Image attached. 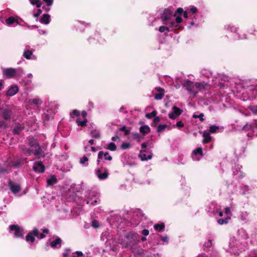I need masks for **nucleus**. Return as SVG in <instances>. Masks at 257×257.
Returning a JSON list of instances; mask_svg holds the SVG:
<instances>
[{
    "label": "nucleus",
    "instance_id": "nucleus-1",
    "mask_svg": "<svg viewBox=\"0 0 257 257\" xmlns=\"http://www.w3.org/2000/svg\"><path fill=\"white\" fill-rule=\"evenodd\" d=\"M182 13L183 9L182 8L177 10L174 15L175 18V22H174L172 20V12L168 9L165 10L161 17L163 24L169 26L175 30L180 29V27L179 26V24L182 22Z\"/></svg>",
    "mask_w": 257,
    "mask_h": 257
},
{
    "label": "nucleus",
    "instance_id": "nucleus-2",
    "mask_svg": "<svg viewBox=\"0 0 257 257\" xmlns=\"http://www.w3.org/2000/svg\"><path fill=\"white\" fill-rule=\"evenodd\" d=\"M23 73V71L21 68H8L3 70V74L8 78H13L16 75L20 76Z\"/></svg>",
    "mask_w": 257,
    "mask_h": 257
},
{
    "label": "nucleus",
    "instance_id": "nucleus-3",
    "mask_svg": "<svg viewBox=\"0 0 257 257\" xmlns=\"http://www.w3.org/2000/svg\"><path fill=\"white\" fill-rule=\"evenodd\" d=\"M0 112L2 117L5 120H9L11 119L13 115L11 106L7 105L5 107L0 108Z\"/></svg>",
    "mask_w": 257,
    "mask_h": 257
},
{
    "label": "nucleus",
    "instance_id": "nucleus-4",
    "mask_svg": "<svg viewBox=\"0 0 257 257\" xmlns=\"http://www.w3.org/2000/svg\"><path fill=\"white\" fill-rule=\"evenodd\" d=\"M97 177L99 180H105L108 178V171L106 167H101L96 170Z\"/></svg>",
    "mask_w": 257,
    "mask_h": 257
},
{
    "label": "nucleus",
    "instance_id": "nucleus-5",
    "mask_svg": "<svg viewBox=\"0 0 257 257\" xmlns=\"http://www.w3.org/2000/svg\"><path fill=\"white\" fill-rule=\"evenodd\" d=\"M10 229L11 231H14V235L16 237H23L24 234V229L21 228L18 225H11L10 226Z\"/></svg>",
    "mask_w": 257,
    "mask_h": 257
},
{
    "label": "nucleus",
    "instance_id": "nucleus-6",
    "mask_svg": "<svg viewBox=\"0 0 257 257\" xmlns=\"http://www.w3.org/2000/svg\"><path fill=\"white\" fill-rule=\"evenodd\" d=\"M172 110L173 111L168 114L169 117L171 119H176L183 112V110L177 107L176 106H173L172 107Z\"/></svg>",
    "mask_w": 257,
    "mask_h": 257
},
{
    "label": "nucleus",
    "instance_id": "nucleus-7",
    "mask_svg": "<svg viewBox=\"0 0 257 257\" xmlns=\"http://www.w3.org/2000/svg\"><path fill=\"white\" fill-rule=\"evenodd\" d=\"M182 85L183 87L186 88V90L190 93H193L194 95H196L198 93V92L197 91H193V89L195 87V84L190 80H185V81L182 84Z\"/></svg>",
    "mask_w": 257,
    "mask_h": 257
},
{
    "label": "nucleus",
    "instance_id": "nucleus-8",
    "mask_svg": "<svg viewBox=\"0 0 257 257\" xmlns=\"http://www.w3.org/2000/svg\"><path fill=\"white\" fill-rule=\"evenodd\" d=\"M33 170L36 172L44 173L45 172V167L41 161L35 162L33 166Z\"/></svg>",
    "mask_w": 257,
    "mask_h": 257
},
{
    "label": "nucleus",
    "instance_id": "nucleus-9",
    "mask_svg": "<svg viewBox=\"0 0 257 257\" xmlns=\"http://www.w3.org/2000/svg\"><path fill=\"white\" fill-rule=\"evenodd\" d=\"M9 186L10 187V190L14 194H17L21 190V188L20 185L16 184L11 181L9 182Z\"/></svg>",
    "mask_w": 257,
    "mask_h": 257
},
{
    "label": "nucleus",
    "instance_id": "nucleus-10",
    "mask_svg": "<svg viewBox=\"0 0 257 257\" xmlns=\"http://www.w3.org/2000/svg\"><path fill=\"white\" fill-rule=\"evenodd\" d=\"M19 91V87L17 85H12L10 88L6 92V95L8 96H13L15 95Z\"/></svg>",
    "mask_w": 257,
    "mask_h": 257
},
{
    "label": "nucleus",
    "instance_id": "nucleus-11",
    "mask_svg": "<svg viewBox=\"0 0 257 257\" xmlns=\"http://www.w3.org/2000/svg\"><path fill=\"white\" fill-rule=\"evenodd\" d=\"M155 90L158 93L155 94V99L156 100H161L164 96L165 90L160 87H156Z\"/></svg>",
    "mask_w": 257,
    "mask_h": 257
},
{
    "label": "nucleus",
    "instance_id": "nucleus-12",
    "mask_svg": "<svg viewBox=\"0 0 257 257\" xmlns=\"http://www.w3.org/2000/svg\"><path fill=\"white\" fill-rule=\"evenodd\" d=\"M24 126L23 124L17 123L13 130L14 135H19L24 130Z\"/></svg>",
    "mask_w": 257,
    "mask_h": 257
},
{
    "label": "nucleus",
    "instance_id": "nucleus-13",
    "mask_svg": "<svg viewBox=\"0 0 257 257\" xmlns=\"http://www.w3.org/2000/svg\"><path fill=\"white\" fill-rule=\"evenodd\" d=\"M25 162H26V161L20 159L12 162L11 166L15 168H19L24 165Z\"/></svg>",
    "mask_w": 257,
    "mask_h": 257
},
{
    "label": "nucleus",
    "instance_id": "nucleus-14",
    "mask_svg": "<svg viewBox=\"0 0 257 257\" xmlns=\"http://www.w3.org/2000/svg\"><path fill=\"white\" fill-rule=\"evenodd\" d=\"M139 131H140V132L143 135L145 136L146 135L148 134L150 132L151 129L148 125H144L140 127Z\"/></svg>",
    "mask_w": 257,
    "mask_h": 257
},
{
    "label": "nucleus",
    "instance_id": "nucleus-15",
    "mask_svg": "<svg viewBox=\"0 0 257 257\" xmlns=\"http://www.w3.org/2000/svg\"><path fill=\"white\" fill-rule=\"evenodd\" d=\"M204 139L202 141L203 144H207L211 141V138L210 134L208 133H204L203 134Z\"/></svg>",
    "mask_w": 257,
    "mask_h": 257
},
{
    "label": "nucleus",
    "instance_id": "nucleus-16",
    "mask_svg": "<svg viewBox=\"0 0 257 257\" xmlns=\"http://www.w3.org/2000/svg\"><path fill=\"white\" fill-rule=\"evenodd\" d=\"M62 242V240L60 238L58 237L56 238L55 240H53L51 242V246L53 248H56L57 245H59V247L61 246V243Z\"/></svg>",
    "mask_w": 257,
    "mask_h": 257
},
{
    "label": "nucleus",
    "instance_id": "nucleus-17",
    "mask_svg": "<svg viewBox=\"0 0 257 257\" xmlns=\"http://www.w3.org/2000/svg\"><path fill=\"white\" fill-rule=\"evenodd\" d=\"M57 182V179L55 176H52L47 180V185L52 186L55 184Z\"/></svg>",
    "mask_w": 257,
    "mask_h": 257
},
{
    "label": "nucleus",
    "instance_id": "nucleus-18",
    "mask_svg": "<svg viewBox=\"0 0 257 257\" xmlns=\"http://www.w3.org/2000/svg\"><path fill=\"white\" fill-rule=\"evenodd\" d=\"M207 84L205 83L196 82L195 83V87L197 88L199 91H202L206 88Z\"/></svg>",
    "mask_w": 257,
    "mask_h": 257
},
{
    "label": "nucleus",
    "instance_id": "nucleus-19",
    "mask_svg": "<svg viewBox=\"0 0 257 257\" xmlns=\"http://www.w3.org/2000/svg\"><path fill=\"white\" fill-rule=\"evenodd\" d=\"M50 17V16L48 14L44 15L40 20L41 23L46 25L48 24L49 23Z\"/></svg>",
    "mask_w": 257,
    "mask_h": 257
},
{
    "label": "nucleus",
    "instance_id": "nucleus-20",
    "mask_svg": "<svg viewBox=\"0 0 257 257\" xmlns=\"http://www.w3.org/2000/svg\"><path fill=\"white\" fill-rule=\"evenodd\" d=\"M26 240L27 241H30L33 243L35 240V238L33 236L32 232H29L28 234L26 236Z\"/></svg>",
    "mask_w": 257,
    "mask_h": 257
},
{
    "label": "nucleus",
    "instance_id": "nucleus-21",
    "mask_svg": "<svg viewBox=\"0 0 257 257\" xmlns=\"http://www.w3.org/2000/svg\"><path fill=\"white\" fill-rule=\"evenodd\" d=\"M164 223H161V224H156L154 225V228L155 230H158L159 231H162L165 228Z\"/></svg>",
    "mask_w": 257,
    "mask_h": 257
},
{
    "label": "nucleus",
    "instance_id": "nucleus-22",
    "mask_svg": "<svg viewBox=\"0 0 257 257\" xmlns=\"http://www.w3.org/2000/svg\"><path fill=\"white\" fill-rule=\"evenodd\" d=\"M76 123L78 126H80L82 127L85 126L86 125V123L87 122V120L86 118H85L83 120H80L79 118H77L76 120Z\"/></svg>",
    "mask_w": 257,
    "mask_h": 257
},
{
    "label": "nucleus",
    "instance_id": "nucleus-23",
    "mask_svg": "<svg viewBox=\"0 0 257 257\" xmlns=\"http://www.w3.org/2000/svg\"><path fill=\"white\" fill-rule=\"evenodd\" d=\"M229 219H230V217H227L224 219L220 218L217 220V222L220 225H223L224 224H227Z\"/></svg>",
    "mask_w": 257,
    "mask_h": 257
},
{
    "label": "nucleus",
    "instance_id": "nucleus-24",
    "mask_svg": "<svg viewBox=\"0 0 257 257\" xmlns=\"http://www.w3.org/2000/svg\"><path fill=\"white\" fill-rule=\"evenodd\" d=\"M33 52L32 51H30L29 49H27L26 51H25L23 53V56L25 58L27 59H30L31 56L32 55Z\"/></svg>",
    "mask_w": 257,
    "mask_h": 257
},
{
    "label": "nucleus",
    "instance_id": "nucleus-25",
    "mask_svg": "<svg viewBox=\"0 0 257 257\" xmlns=\"http://www.w3.org/2000/svg\"><path fill=\"white\" fill-rule=\"evenodd\" d=\"M119 131L123 132L125 136L128 135L131 133L130 130L127 129L125 125H123L122 126L120 127Z\"/></svg>",
    "mask_w": 257,
    "mask_h": 257
},
{
    "label": "nucleus",
    "instance_id": "nucleus-26",
    "mask_svg": "<svg viewBox=\"0 0 257 257\" xmlns=\"http://www.w3.org/2000/svg\"><path fill=\"white\" fill-rule=\"evenodd\" d=\"M106 149L111 151H115L116 150L117 147L114 143H110L108 145Z\"/></svg>",
    "mask_w": 257,
    "mask_h": 257
},
{
    "label": "nucleus",
    "instance_id": "nucleus-27",
    "mask_svg": "<svg viewBox=\"0 0 257 257\" xmlns=\"http://www.w3.org/2000/svg\"><path fill=\"white\" fill-rule=\"evenodd\" d=\"M36 148V149L34 151L33 153L35 156H37L38 158H40V155L42 153V149H41L40 146H39Z\"/></svg>",
    "mask_w": 257,
    "mask_h": 257
},
{
    "label": "nucleus",
    "instance_id": "nucleus-28",
    "mask_svg": "<svg viewBox=\"0 0 257 257\" xmlns=\"http://www.w3.org/2000/svg\"><path fill=\"white\" fill-rule=\"evenodd\" d=\"M146 152L145 150H141L139 154V157L142 161L147 160V156L144 153Z\"/></svg>",
    "mask_w": 257,
    "mask_h": 257
},
{
    "label": "nucleus",
    "instance_id": "nucleus-29",
    "mask_svg": "<svg viewBox=\"0 0 257 257\" xmlns=\"http://www.w3.org/2000/svg\"><path fill=\"white\" fill-rule=\"evenodd\" d=\"M254 127V123L253 124H248V123H246L243 126L242 130L243 131H248L249 130H252Z\"/></svg>",
    "mask_w": 257,
    "mask_h": 257
},
{
    "label": "nucleus",
    "instance_id": "nucleus-30",
    "mask_svg": "<svg viewBox=\"0 0 257 257\" xmlns=\"http://www.w3.org/2000/svg\"><path fill=\"white\" fill-rule=\"evenodd\" d=\"M32 5H36L37 8H40L42 6V2L40 0H30Z\"/></svg>",
    "mask_w": 257,
    "mask_h": 257
},
{
    "label": "nucleus",
    "instance_id": "nucleus-31",
    "mask_svg": "<svg viewBox=\"0 0 257 257\" xmlns=\"http://www.w3.org/2000/svg\"><path fill=\"white\" fill-rule=\"evenodd\" d=\"M29 146L31 147H32V148H37L39 146V145L38 144L37 141L36 140H32L31 141H30L29 142Z\"/></svg>",
    "mask_w": 257,
    "mask_h": 257
},
{
    "label": "nucleus",
    "instance_id": "nucleus-32",
    "mask_svg": "<svg viewBox=\"0 0 257 257\" xmlns=\"http://www.w3.org/2000/svg\"><path fill=\"white\" fill-rule=\"evenodd\" d=\"M157 113V111L156 110H153L151 113H148L146 114V117L147 118L150 119L152 118L153 117H155L156 114Z\"/></svg>",
    "mask_w": 257,
    "mask_h": 257
},
{
    "label": "nucleus",
    "instance_id": "nucleus-33",
    "mask_svg": "<svg viewBox=\"0 0 257 257\" xmlns=\"http://www.w3.org/2000/svg\"><path fill=\"white\" fill-rule=\"evenodd\" d=\"M91 136L92 138L94 139H99L100 138V134L95 131H92L91 132Z\"/></svg>",
    "mask_w": 257,
    "mask_h": 257
},
{
    "label": "nucleus",
    "instance_id": "nucleus-34",
    "mask_svg": "<svg viewBox=\"0 0 257 257\" xmlns=\"http://www.w3.org/2000/svg\"><path fill=\"white\" fill-rule=\"evenodd\" d=\"M22 152L25 154L30 156L33 153V150L27 148H24L22 149Z\"/></svg>",
    "mask_w": 257,
    "mask_h": 257
},
{
    "label": "nucleus",
    "instance_id": "nucleus-35",
    "mask_svg": "<svg viewBox=\"0 0 257 257\" xmlns=\"http://www.w3.org/2000/svg\"><path fill=\"white\" fill-rule=\"evenodd\" d=\"M167 125L166 124H160L158 125L157 127V132L161 133L163 132L165 128L167 127Z\"/></svg>",
    "mask_w": 257,
    "mask_h": 257
},
{
    "label": "nucleus",
    "instance_id": "nucleus-36",
    "mask_svg": "<svg viewBox=\"0 0 257 257\" xmlns=\"http://www.w3.org/2000/svg\"><path fill=\"white\" fill-rule=\"evenodd\" d=\"M193 153L195 155L199 154L201 156H202L203 155L202 149L200 147L198 148L197 149H196L193 151Z\"/></svg>",
    "mask_w": 257,
    "mask_h": 257
},
{
    "label": "nucleus",
    "instance_id": "nucleus-37",
    "mask_svg": "<svg viewBox=\"0 0 257 257\" xmlns=\"http://www.w3.org/2000/svg\"><path fill=\"white\" fill-rule=\"evenodd\" d=\"M6 22L8 25H11L16 22V19L12 17H9L6 20Z\"/></svg>",
    "mask_w": 257,
    "mask_h": 257
},
{
    "label": "nucleus",
    "instance_id": "nucleus-38",
    "mask_svg": "<svg viewBox=\"0 0 257 257\" xmlns=\"http://www.w3.org/2000/svg\"><path fill=\"white\" fill-rule=\"evenodd\" d=\"M204 116V114L203 113H201L199 115L193 114V117L194 118H199L200 121H203L204 120L203 118Z\"/></svg>",
    "mask_w": 257,
    "mask_h": 257
},
{
    "label": "nucleus",
    "instance_id": "nucleus-39",
    "mask_svg": "<svg viewBox=\"0 0 257 257\" xmlns=\"http://www.w3.org/2000/svg\"><path fill=\"white\" fill-rule=\"evenodd\" d=\"M91 226L94 228H97L100 226V225L97 220H93L91 222Z\"/></svg>",
    "mask_w": 257,
    "mask_h": 257
},
{
    "label": "nucleus",
    "instance_id": "nucleus-40",
    "mask_svg": "<svg viewBox=\"0 0 257 257\" xmlns=\"http://www.w3.org/2000/svg\"><path fill=\"white\" fill-rule=\"evenodd\" d=\"M219 129V127L218 126H217L215 125H211L210 127H209V132L211 133H214L216 132V131L217 130Z\"/></svg>",
    "mask_w": 257,
    "mask_h": 257
},
{
    "label": "nucleus",
    "instance_id": "nucleus-41",
    "mask_svg": "<svg viewBox=\"0 0 257 257\" xmlns=\"http://www.w3.org/2000/svg\"><path fill=\"white\" fill-rule=\"evenodd\" d=\"M79 115V111L76 109L73 110L71 113L70 114V116L72 118H73L75 116H78Z\"/></svg>",
    "mask_w": 257,
    "mask_h": 257
},
{
    "label": "nucleus",
    "instance_id": "nucleus-42",
    "mask_svg": "<svg viewBox=\"0 0 257 257\" xmlns=\"http://www.w3.org/2000/svg\"><path fill=\"white\" fill-rule=\"evenodd\" d=\"M249 108L254 114H257V105L250 106Z\"/></svg>",
    "mask_w": 257,
    "mask_h": 257
},
{
    "label": "nucleus",
    "instance_id": "nucleus-43",
    "mask_svg": "<svg viewBox=\"0 0 257 257\" xmlns=\"http://www.w3.org/2000/svg\"><path fill=\"white\" fill-rule=\"evenodd\" d=\"M159 31L161 32V33H163V32H164L165 31H167V32H169L170 31V29L168 27H166V26H161L159 27Z\"/></svg>",
    "mask_w": 257,
    "mask_h": 257
},
{
    "label": "nucleus",
    "instance_id": "nucleus-44",
    "mask_svg": "<svg viewBox=\"0 0 257 257\" xmlns=\"http://www.w3.org/2000/svg\"><path fill=\"white\" fill-rule=\"evenodd\" d=\"M160 121V118L159 116L155 117L151 124L152 126H155L156 124Z\"/></svg>",
    "mask_w": 257,
    "mask_h": 257
},
{
    "label": "nucleus",
    "instance_id": "nucleus-45",
    "mask_svg": "<svg viewBox=\"0 0 257 257\" xmlns=\"http://www.w3.org/2000/svg\"><path fill=\"white\" fill-rule=\"evenodd\" d=\"M104 157L105 160L111 161L112 160V157L111 156L109 155L108 152L104 153Z\"/></svg>",
    "mask_w": 257,
    "mask_h": 257
},
{
    "label": "nucleus",
    "instance_id": "nucleus-46",
    "mask_svg": "<svg viewBox=\"0 0 257 257\" xmlns=\"http://www.w3.org/2000/svg\"><path fill=\"white\" fill-rule=\"evenodd\" d=\"M130 148V145L129 143H123L121 145V148L123 150L129 149Z\"/></svg>",
    "mask_w": 257,
    "mask_h": 257
},
{
    "label": "nucleus",
    "instance_id": "nucleus-47",
    "mask_svg": "<svg viewBox=\"0 0 257 257\" xmlns=\"http://www.w3.org/2000/svg\"><path fill=\"white\" fill-rule=\"evenodd\" d=\"M104 153L103 151H100L98 154V160L97 161V164H99L100 162L99 159L102 158V156H104Z\"/></svg>",
    "mask_w": 257,
    "mask_h": 257
},
{
    "label": "nucleus",
    "instance_id": "nucleus-48",
    "mask_svg": "<svg viewBox=\"0 0 257 257\" xmlns=\"http://www.w3.org/2000/svg\"><path fill=\"white\" fill-rule=\"evenodd\" d=\"M39 230L37 228L35 227L33 230V235H34L35 236L38 237L39 235Z\"/></svg>",
    "mask_w": 257,
    "mask_h": 257
},
{
    "label": "nucleus",
    "instance_id": "nucleus-49",
    "mask_svg": "<svg viewBox=\"0 0 257 257\" xmlns=\"http://www.w3.org/2000/svg\"><path fill=\"white\" fill-rule=\"evenodd\" d=\"M88 160V158L86 156H84L82 158V159H81V160L80 161V163L84 164V163H85V162H87Z\"/></svg>",
    "mask_w": 257,
    "mask_h": 257
},
{
    "label": "nucleus",
    "instance_id": "nucleus-50",
    "mask_svg": "<svg viewBox=\"0 0 257 257\" xmlns=\"http://www.w3.org/2000/svg\"><path fill=\"white\" fill-rule=\"evenodd\" d=\"M7 125V123L4 120H0V127L6 128Z\"/></svg>",
    "mask_w": 257,
    "mask_h": 257
},
{
    "label": "nucleus",
    "instance_id": "nucleus-51",
    "mask_svg": "<svg viewBox=\"0 0 257 257\" xmlns=\"http://www.w3.org/2000/svg\"><path fill=\"white\" fill-rule=\"evenodd\" d=\"M184 125V123L182 121H179L176 124V126L177 127H183Z\"/></svg>",
    "mask_w": 257,
    "mask_h": 257
},
{
    "label": "nucleus",
    "instance_id": "nucleus-52",
    "mask_svg": "<svg viewBox=\"0 0 257 257\" xmlns=\"http://www.w3.org/2000/svg\"><path fill=\"white\" fill-rule=\"evenodd\" d=\"M48 6H51L53 5V0H43Z\"/></svg>",
    "mask_w": 257,
    "mask_h": 257
},
{
    "label": "nucleus",
    "instance_id": "nucleus-53",
    "mask_svg": "<svg viewBox=\"0 0 257 257\" xmlns=\"http://www.w3.org/2000/svg\"><path fill=\"white\" fill-rule=\"evenodd\" d=\"M142 234L144 236H147L149 234V231L148 229H144L142 231Z\"/></svg>",
    "mask_w": 257,
    "mask_h": 257
},
{
    "label": "nucleus",
    "instance_id": "nucleus-54",
    "mask_svg": "<svg viewBox=\"0 0 257 257\" xmlns=\"http://www.w3.org/2000/svg\"><path fill=\"white\" fill-rule=\"evenodd\" d=\"M41 102V100L39 98H35L32 100V103L35 105L38 104Z\"/></svg>",
    "mask_w": 257,
    "mask_h": 257
},
{
    "label": "nucleus",
    "instance_id": "nucleus-55",
    "mask_svg": "<svg viewBox=\"0 0 257 257\" xmlns=\"http://www.w3.org/2000/svg\"><path fill=\"white\" fill-rule=\"evenodd\" d=\"M7 172V170L6 169L0 166V175L5 174Z\"/></svg>",
    "mask_w": 257,
    "mask_h": 257
},
{
    "label": "nucleus",
    "instance_id": "nucleus-56",
    "mask_svg": "<svg viewBox=\"0 0 257 257\" xmlns=\"http://www.w3.org/2000/svg\"><path fill=\"white\" fill-rule=\"evenodd\" d=\"M42 13V11L41 10L39 9L38 10V12L37 13H35L34 14V17L37 18L39 16V15Z\"/></svg>",
    "mask_w": 257,
    "mask_h": 257
},
{
    "label": "nucleus",
    "instance_id": "nucleus-57",
    "mask_svg": "<svg viewBox=\"0 0 257 257\" xmlns=\"http://www.w3.org/2000/svg\"><path fill=\"white\" fill-rule=\"evenodd\" d=\"M190 11L193 13V14H195L197 12V9L196 7H192L191 8H190Z\"/></svg>",
    "mask_w": 257,
    "mask_h": 257
},
{
    "label": "nucleus",
    "instance_id": "nucleus-58",
    "mask_svg": "<svg viewBox=\"0 0 257 257\" xmlns=\"http://www.w3.org/2000/svg\"><path fill=\"white\" fill-rule=\"evenodd\" d=\"M87 115V113L86 111L83 110L82 111L81 115L83 117V118H84V119L86 118L85 117H86Z\"/></svg>",
    "mask_w": 257,
    "mask_h": 257
},
{
    "label": "nucleus",
    "instance_id": "nucleus-59",
    "mask_svg": "<svg viewBox=\"0 0 257 257\" xmlns=\"http://www.w3.org/2000/svg\"><path fill=\"white\" fill-rule=\"evenodd\" d=\"M147 145H148V143L146 142H145V143H143V144H142L141 147L142 149H145L147 148Z\"/></svg>",
    "mask_w": 257,
    "mask_h": 257
},
{
    "label": "nucleus",
    "instance_id": "nucleus-60",
    "mask_svg": "<svg viewBox=\"0 0 257 257\" xmlns=\"http://www.w3.org/2000/svg\"><path fill=\"white\" fill-rule=\"evenodd\" d=\"M140 136L138 133L133 134L134 139H139V138H140Z\"/></svg>",
    "mask_w": 257,
    "mask_h": 257
},
{
    "label": "nucleus",
    "instance_id": "nucleus-61",
    "mask_svg": "<svg viewBox=\"0 0 257 257\" xmlns=\"http://www.w3.org/2000/svg\"><path fill=\"white\" fill-rule=\"evenodd\" d=\"M97 202H98V199H96L95 200L92 201L90 203V204L92 205H96Z\"/></svg>",
    "mask_w": 257,
    "mask_h": 257
},
{
    "label": "nucleus",
    "instance_id": "nucleus-62",
    "mask_svg": "<svg viewBox=\"0 0 257 257\" xmlns=\"http://www.w3.org/2000/svg\"><path fill=\"white\" fill-rule=\"evenodd\" d=\"M230 212V208L228 207H226L225 208V213L226 214H228Z\"/></svg>",
    "mask_w": 257,
    "mask_h": 257
},
{
    "label": "nucleus",
    "instance_id": "nucleus-63",
    "mask_svg": "<svg viewBox=\"0 0 257 257\" xmlns=\"http://www.w3.org/2000/svg\"><path fill=\"white\" fill-rule=\"evenodd\" d=\"M76 254L78 256H81L83 255V253L81 251H77L76 252Z\"/></svg>",
    "mask_w": 257,
    "mask_h": 257
},
{
    "label": "nucleus",
    "instance_id": "nucleus-64",
    "mask_svg": "<svg viewBox=\"0 0 257 257\" xmlns=\"http://www.w3.org/2000/svg\"><path fill=\"white\" fill-rule=\"evenodd\" d=\"M119 139V137L117 136H116L114 137H112L111 138V140L112 141H115L117 139Z\"/></svg>",
    "mask_w": 257,
    "mask_h": 257
}]
</instances>
